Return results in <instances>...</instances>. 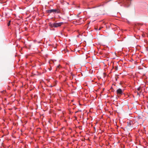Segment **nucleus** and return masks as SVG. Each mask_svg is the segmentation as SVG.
<instances>
[{
	"label": "nucleus",
	"mask_w": 148,
	"mask_h": 148,
	"mask_svg": "<svg viewBox=\"0 0 148 148\" xmlns=\"http://www.w3.org/2000/svg\"><path fill=\"white\" fill-rule=\"evenodd\" d=\"M118 3H122L126 7L129 6L130 3V0H118Z\"/></svg>",
	"instance_id": "nucleus-1"
},
{
	"label": "nucleus",
	"mask_w": 148,
	"mask_h": 148,
	"mask_svg": "<svg viewBox=\"0 0 148 148\" xmlns=\"http://www.w3.org/2000/svg\"><path fill=\"white\" fill-rule=\"evenodd\" d=\"M62 23V22L54 23H50L49 26L51 27H57L61 26Z\"/></svg>",
	"instance_id": "nucleus-2"
},
{
	"label": "nucleus",
	"mask_w": 148,
	"mask_h": 148,
	"mask_svg": "<svg viewBox=\"0 0 148 148\" xmlns=\"http://www.w3.org/2000/svg\"><path fill=\"white\" fill-rule=\"evenodd\" d=\"M47 11L49 13H51L52 12H53L54 14L59 13L60 12V10L58 9H53L47 10Z\"/></svg>",
	"instance_id": "nucleus-3"
},
{
	"label": "nucleus",
	"mask_w": 148,
	"mask_h": 148,
	"mask_svg": "<svg viewBox=\"0 0 148 148\" xmlns=\"http://www.w3.org/2000/svg\"><path fill=\"white\" fill-rule=\"evenodd\" d=\"M123 90L121 88H119L116 90L117 93L119 96H120L123 94Z\"/></svg>",
	"instance_id": "nucleus-4"
},
{
	"label": "nucleus",
	"mask_w": 148,
	"mask_h": 148,
	"mask_svg": "<svg viewBox=\"0 0 148 148\" xmlns=\"http://www.w3.org/2000/svg\"><path fill=\"white\" fill-rule=\"evenodd\" d=\"M128 126L129 127H132L134 123L133 122L131 121H130L127 122Z\"/></svg>",
	"instance_id": "nucleus-5"
},
{
	"label": "nucleus",
	"mask_w": 148,
	"mask_h": 148,
	"mask_svg": "<svg viewBox=\"0 0 148 148\" xmlns=\"http://www.w3.org/2000/svg\"><path fill=\"white\" fill-rule=\"evenodd\" d=\"M60 65H59L57 67L56 70L58 71L59 69H60Z\"/></svg>",
	"instance_id": "nucleus-6"
},
{
	"label": "nucleus",
	"mask_w": 148,
	"mask_h": 148,
	"mask_svg": "<svg viewBox=\"0 0 148 148\" xmlns=\"http://www.w3.org/2000/svg\"><path fill=\"white\" fill-rule=\"evenodd\" d=\"M10 22H11V21H9L8 23V26H10Z\"/></svg>",
	"instance_id": "nucleus-7"
},
{
	"label": "nucleus",
	"mask_w": 148,
	"mask_h": 148,
	"mask_svg": "<svg viewBox=\"0 0 148 148\" xmlns=\"http://www.w3.org/2000/svg\"><path fill=\"white\" fill-rule=\"evenodd\" d=\"M140 89V87H139L138 88H137V90H138V91H139Z\"/></svg>",
	"instance_id": "nucleus-8"
},
{
	"label": "nucleus",
	"mask_w": 148,
	"mask_h": 148,
	"mask_svg": "<svg viewBox=\"0 0 148 148\" xmlns=\"http://www.w3.org/2000/svg\"><path fill=\"white\" fill-rule=\"evenodd\" d=\"M53 86L51 85V86H50V87H52Z\"/></svg>",
	"instance_id": "nucleus-9"
},
{
	"label": "nucleus",
	"mask_w": 148,
	"mask_h": 148,
	"mask_svg": "<svg viewBox=\"0 0 148 148\" xmlns=\"http://www.w3.org/2000/svg\"><path fill=\"white\" fill-rule=\"evenodd\" d=\"M77 16L79 17V14L77 15Z\"/></svg>",
	"instance_id": "nucleus-10"
}]
</instances>
